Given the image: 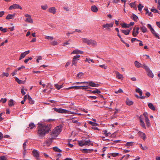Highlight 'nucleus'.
Returning <instances> with one entry per match:
<instances>
[{"mask_svg":"<svg viewBox=\"0 0 160 160\" xmlns=\"http://www.w3.org/2000/svg\"><path fill=\"white\" fill-rule=\"evenodd\" d=\"M38 125L37 134L40 138H42L50 130L51 126L50 124L45 125L41 122H38Z\"/></svg>","mask_w":160,"mask_h":160,"instance_id":"1","label":"nucleus"},{"mask_svg":"<svg viewBox=\"0 0 160 160\" xmlns=\"http://www.w3.org/2000/svg\"><path fill=\"white\" fill-rule=\"evenodd\" d=\"M62 131V127L59 126L56 127L51 132L50 136L52 138H55L58 136Z\"/></svg>","mask_w":160,"mask_h":160,"instance_id":"2","label":"nucleus"},{"mask_svg":"<svg viewBox=\"0 0 160 160\" xmlns=\"http://www.w3.org/2000/svg\"><path fill=\"white\" fill-rule=\"evenodd\" d=\"M78 144L79 146L82 147L84 146L93 145V143L90 139L84 140H80L78 142Z\"/></svg>","mask_w":160,"mask_h":160,"instance_id":"3","label":"nucleus"},{"mask_svg":"<svg viewBox=\"0 0 160 160\" xmlns=\"http://www.w3.org/2000/svg\"><path fill=\"white\" fill-rule=\"evenodd\" d=\"M113 22H112L110 23H107L105 24H104L102 25L103 28H104V30L110 31L111 30L110 28L113 27Z\"/></svg>","mask_w":160,"mask_h":160,"instance_id":"4","label":"nucleus"},{"mask_svg":"<svg viewBox=\"0 0 160 160\" xmlns=\"http://www.w3.org/2000/svg\"><path fill=\"white\" fill-rule=\"evenodd\" d=\"M54 111L58 112L61 113H69V111L62 108H53Z\"/></svg>","mask_w":160,"mask_h":160,"instance_id":"5","label":"nucleus"},{"mask_svg":"<svg viewBox=\"0 0 160 160\" xmlns=\"http://www.w3.org/2000/svg\"><path fill=\"white\" fill-rule=\"evenodd\" d=\"M26 18V19L25 20L26 22L32 23L33 22V20L31 18V16L28 14H26L25 15Z\"/></svg>","mask_w":160,"mask_h":160,"instance_id":"6","label":"nucleus"},{"mask_svg":"<svg viewBox=\"0 0 160 160\" xmlns=\"http://www.w3.org/2000/svg\"><path fill=\"white\" fill-rule=\"evenodd\" d=\"M19 8L21 10L22 9V7L19 5L16 4H13L9 8V9L11 10L14 9Z\"/></svg>","mask_w":160,"mask_h":160,"instance_id":"7","label":"nucleus"},{"mask_svg":"<svg viewBox=\"0 0 160 160\" xmlns=\"http://www.w3.org/2000/svg\"><path fill=\"white\" fill-rule=\"evenodd\" d=\"M139 27H134L133 29L132 34L134 37H136L139 33Z\"/></svg>","mask_w":160,"mask_h":160,"instance_id":"8","label":"nucleus"},{"mask_svg":"<svg viewBox=\"0 0 160 160\" xmlns=\"http://www.w3.org/2000/svg\"><path fill=\"white\" fill-rule=\"evenodd\" d=\"M52 138V137L50 136L48 140L46 141L44 143V144L47 146L50 145L52 141V140L55 139V138Z\"/></svg>","mask_w":160,"mask_h":160,"instance_id":"9","label":"nucleus"},{"mask_svg":"<svg viewBox=\"0 0 160 160\" xmlns=\"http://www.w3.org/2000/svg\"><path fill=\"white\" fill-rule=\"evenodd\" d=\"M32 152L33 156L37 159H38L39 157V152L36 149H34Z\"/></svg>","mask_w":160,"mask_h":160,"instance_id":"10","label":"nucleus"},{"mask_svg":"<svg viewBox=\"0 0 160 160\" xmlns=\"http://www.w3.org/2000/svg\"><path fill=\"white\" fill-rule=\"evenodd\" d=\"M138 135L139 136V137H140L144 140H146L147 137L146 135H145L144 133L141 132V131H139L138 132Z\"/></svg>","mask_w":160,"mask_h":160,"instance_id":"11","label":"nucleus"},{"mask_svg":"<svg viewBox=\"0 0 160 160\" xmlns=\"http://www.w3.org/2000/svg\"><path fill=\"white\" fill-rule=\"evenodd\" d=\"M30 52L29 50L26 51L23 53H22L20 55V57L19 58V60H21L22 58H24L25 56L28 54Z\"/></svg>","mask_w":160,"mask_h":160,"instance_id":"12","label":"nucleus"},{"mask_svg":"<svg viewBox=\"0 0 160 160\" xmlns=\"http://www.w3.org/2000/svg\"><path fill=\"white\" fill-rule=\"evenodd\" d=\"M88 42V44L89 45H91L93 46H96L97 44V43L94 40H89Z\"/></svg>","mask_w":160,"mask_h":160,"instance_id":"13","label":"nucleus"},{"mask_svg":"<svg viewBox=\"0 0 160 160\" xmlns=\"http://www.w3.org/2000/svg\"><path fill=\"white\" fill-rule=\"evenodd\" d=\"M88 85L92 87H98L99 86V84H96L92 81L89 82Z\"/></svg>","mask_w":160,"mask_h":160,"instance_id":"14","label":"nucleus"},{"mask_svg":"<svg viewBox=\"0 0 160 160\" xmlns=\"http://www.w3.org/2000/svg\"><path fill=\"white\" fill-rule=\"evenodd\" d=\"M148 75L150 77L153 78L154 77V75L153 74L152 71L149 68L148 70L146 71Z\"/></svg>","mask_w":160,"mask_h":160,"instance_id":"15","label":"nucleus"},{"mask_svg":"<svg viewBox=\"0 0 160 160\" xmlns=\"http://www.w3.org/2000/svg\"><path fill=\"white\" fill-rule=\"evenodd\" d=\"M136 92L139 93L140 96V98L142 99H144L145 98L144 96H142V92L141 90L139 88H137L136 90Z\"/></svg>","mask_w":160,"mask_h":160,"instance_id":"16","label":"nucleus"},{"mask_svg":"<svg viewBox=\"0 0 160 160\" xmlns=\"http://www.w3.org/2000/svg\"><path fill=\"white\" fill-rule=\"evenodd\" d=\"M15 14H9L6 16V19L8 20L12 19L15 17Z\"/></svg>","mask_w":160,"mask_h":160,"instance_id":"17","label":"nucleus"},{"mask_svg":"<svg viewBox=\"0 0 160 160\" xmlns=\"http://www.w3.org/2000/svg\"><path fill=\"white\" fill-rule=\"evenodd\" d=\"M91 10L93 12H96L98 11V9L95 5H93L91 7Z\"/></svg>","mask_w":160,"mask_h":160,"instance_id":"18","label":"nucleus"},{"mask_svg":"<svg viewBox=\"0 0 160 160\" xmlns=\"http://www.w3.org/2000/svg\"><path fill=\"white\" fill-rule=\"evenodd\" d=\"M148 106L150 109L153 111H155L156 109L155 108L152 103H148Z\"/></svg>","mask_w":160,"mask_h":160,"instance_id":"19","label":"nucleus"},{"mask_svg":"<svg viewBox=\"0 0 160 160\" xmlns=\"http://www.w3.org/2000/svg\"><path fill=\"white\" fill-rule=\"evenodd\" d=\"M48 11L50 12L55 14L56 12V9L54 7H52L48 9Z\"/></svg>","mask_w":160,"mask_h":160,"instance_id":"20","label":"nucleus"},{"mask_svg":"<svg viewBox=\"0 0 160 160\" xmlns=\"http://www.w3.org/2000/svg\"><path fill=\"white\" fill-rule=\"evenodd\" d=\"M116 77L119 79H122L123 78L122 75L120 74L119 72H116Z\"/></svg>","mask_w":160,"mask_h":160,"instance_id":"21","label":"nucleus"},{"mask_svg":"<svg viewBox=\"0 0 160 160\" xmlns=\"http://www.w3.org/2000/svg\"><path fill=\"white\" fill-rule=\"evenodd\" d=\"M150 31H151L152 33L153 34V35L155 36V37L158 39L160 38V37L158 35V34L156 33L155 31L154 30L153 28L152 29H151Z\"/></svg>","mask_w":160,"mask_h":160,"instance_id":"22","label":"nucleus"},{"mask_svg":"<svg viewBox=\"0 0 160 160\" xmlns=\"http://www.w3.org/2000/svg\"><path fill=\"white\" fill-rule=\"evenodd\" d=\"M140 124L142 126V127L143 128H146V126L145 124L142 119L141 117H140Z\"/></svg>","mask_w":160,"mask_h":160,"instance_id":"23","label":"nucleus"},{"mask_svg":"<svg viewBox=\"0 0 160 160\" xmlns=\"http://www.w3.org/2000/svg\"><path fill=\"white\" fill-rule=\"evenodd\" d=\"M84 86H72L68 88V89H71L72 88H74L75 89H81V87H84Z\"/></svg>","mask_w":160,"mask_h":160,"instance_id":"24","label":"nucleus"},{"mask_svg":"<svg viewBox=\"0 0 160 160\" xmlns=\"http://www.w3.org/2000/svg\"><path fill=\"white\" fill-rule=\"evenodd\" d=\"M93 149H83L82 150V151L83 152L85 153H88L90 152L91 151H93Z\"/></svg>","mask_w":160,"mask_h":160,"instance_id":"25","label":"nucleus"},{"mask_svg":"<svg viewBox=\"0 0 160 160\" xmlns=\"http://www.w3.org/2000/svg\"><path fill=\"white\" fill-rule=\"evenodd\" d=\"M131 29H127V30H122V33H124L125 35H127L129 34V32H130Z\"/></svg>","mask_w":160,"mask_h":160,"instance_id":"26","label":"nucleus"},{"mask_svg":"<svg viewBox=\"0 0 160 160\" xmlns=\"http://www.w3.org/2000/svg\"><path fill=\"white\" fill-rule=\"evenodd\" d=\"M15 81L19 84H23L24 82L20 80L17 77H15Z\"/></svg>","mask_w":160,"mask_h":160,"instance_id":"27","label":"nucleus"},{"mask_svg":"<svg viewBox=\"0 0 160 160\" xmlns=\"http://www.w3.org/2000/svg\"><path fill=\"white\" fill-rule=\"evenodd\" d=\"M29 127L27 128L26 129V130H27L28 129H29L30 128V129H32L33 128L35 127V125L33 123H30L29 125Z\"/></svg>","mask_w":160,"mask_h":160,"instance_id":"28","label":"nucleus"},{"mask_svg":"<svg viewBox=\"0 0 160 160\" xmlns=\"http://www.w3.org/2000/svg\"><path fill=\"white\" fill-rule=\"evenodd\" d=\"M63 84L61 85H59L58 84H55L54 85V86L58 90H59L60 88H62Z\"/></svg>","mask_w":160,"mask_h":160,"instance_id":"29","label":"nucleus"},{"mask_svg":"<svg viewBox=\"0 0 160 160\" xmlns=\"http://www.w3.org/2000/svg\"><path fill=\"white\" fill-rule=\"evenodd\" d=\"M140 29L143 33H145L147 31V28L144 26L140 27Z\"/></svg>","mask_w":160,"mask_h":160,"instance_id":"30","label":"nucleus"},{"mask_svg":"<svg viewBox=\"0 0 160 160\" xmlns=\"http://www.w3.org/2000/svg\"><path fill=\"white\" fill-rule=\"evenodd\" d=\"M135 2H132L129 4L130 5V6L131 8H133L135 10L137 9V8L136 6V5L135 4Z\"/></svg>","mask_w":160,"mask_h":160,"instance_id":"31","label":"nucleus"},{"mask_svg":"<svg viewBox=\"0 0 160 160\" xmlns=\"http://www.w3.org/2000/svg\"><path fill=\"white\" fill-rule=\"evenodd\" d=\"M145 122L147 124V126L148 127H149L150 126V123L149 122V120L148 118H146L145 119Z\"/></svg>","mask_w":160,"mask_h":160,"instance_id":"32","label":"nucleus"},{"mask_svg":"<svg viewBox=\"0 0 160 160\" xmlns=\"http://www.w3.org/2000/svg\"><path fill=\"white\" fill-rule=\"evenodd\" d=\"M90 92H91L93 93H97L98 94H99V93H101L100 91L99 90L97 89H96L95 90H93V91H91H91H90Z\"/></svg>","mask_w":160,"mask_h":160,"instance_id":"33","label":"nucleus"},{"mask_svg":"<svg viewBox=\"0 0 160 160\" xmlns=\"http://www.w3.org/2000/svg\"><path fill=\"white\" fill-rule=\"evenodd\" d=\"M8 105L10 107H12L14 105V102L12 99H11L8 103Z\"/></svg>","mask_w":160,"mask_h":160,"instance_id":"34","label":"nucleus"},{"mask_svg":"<svg viewBox=\"0 0 160 160\" xmlns=\"http://www.w3.org/2000/svg\"><path fill=\"white\" fill-rule=\"evenodd\" d=\"M53 149L55 152H62V150L58 148L57 147H53Z\"/></svg>","mask_w":160,"mask_h":160,"instance_id":"35","label":"nucleus"},{"mask_svg":"<svg viewBox=\"0 0 160 160\" xmlns=\"http://www.w3.org/2000/svg\"><path fill=\"white\" fill-rule=\"evenodd\" d=\"M132 18L135 21H137L138 19V17L134 14L132 15Z\"/></svg>","mask_w":160,"mask_h":160,"instance_id":"36","label":"nucleus"},{"mask_svg":"<svg viewBox=\"0 0 160 160\" xmlns=\"http://www.w3.org/2000/svg\"><path fill=\"white\" fill-rule=\"evenodd\" d=\"M135 64V66L137 68H139L141 67V64L139 63L137 61H136L134 62Z\"/></svg>","mask_w":160,"mask_h":160,"instance_id":"37","label":"nucleus"},{"mask_svg":"<svg viewBox=\"0 0 160 160\" xmlns=\"http://www.w3.org/2000/svg\"><path fill=\"white\" fill-rule=\"evenodd\" d=\"M90 61H91V62H92L94 63V61L93 60V59H92L90 58H87L85 60V62H88L89 63H90Z\"/></svg>","mask_w":160,"mask_h":160,"instance_id":"38","label":"nucleus"},{"mask_svg":"<svg viewBox=\"0 0 160 160\" xmlns=\"http://www.w3.org/2000/svg\"><path fill=\"white\" fill-rule=\"evenodd\" d=\"M126 103L128 105H131L133 104V102L131 101H130L129 100H127L126 101Z\"/></svg>","mask_w":160,"mask_h":160,"instance_id":"39","label":"nucleus"},{"mask_svg":"<svg viewBox=\"0 0 160 160\" xmlns=\"http://www.w3.org/2000/svg\"><path fill=\"white\" fill-rule=\"evenodd\" d=\"M84 75L83 73L82 72H79L77 75V77L79 78H80L82 77V76Z\"/></svg>","mask_w":160,"mask_h":160,"instance_id":"40","label":"nucleus"},{"mask_svg":"<svg viewBox=\"0 0 160 160\" xmlns=\"http://www.w3.org/2000/svg\"><path fill=\"white\" fill-rule=\"evenodd\" d=\"M139 145H140V147L143 150H146L148 149V148L146 146H143L141 144H139Z\"/></svg>","mask_w":160,"mask_h":160,"instance_id":"41","label":"nucleus"},{"mask_svg":"<svg viewBox=\"0 0 160 160\" xmlns=\"http://www.w3.org/2000/svg\"><path fill=\"white\" fill-rule=\"evenodd\" d=\"M78 119L76 120L74 119H72V122L74 123H77L78 124V125L79 126L80 125V123L79 122H78Z\"/></svg>","mask_w":160,"mask_h":160,"instance_id":"42","label":"nucleus"},{"mask_svg":"<svg viewBox=\"0 0 160 160\" xmlns=\"http://www.w3.org/2000/svg\"><path fill=\"white\" fill-rule=\"evenodd\" d=\"M27 143L28 141L27 140L23 143V149H25V151H26V149L27 144Z\"/></svg>","mask_w":160,"mask_h":160,"instance_id":"43","label":"nucleus"},{"mask_svg":"<svg viewBox=\"0 0 160 160\" xmlns=\"http://www.w3.org/2000/svg\"><path fill=\"white\" fill-rule=\"evenodd\" d=\"M122 28H129V26H128V24H127L124 23L122 24Z\"/></svg>","mask_w":160,"mask_h":160,"instance_id":"44","label":"nucleus"},{"mask_svg":"<svg viewBox=\"0 0 160 160\" xmlns=\"http://www.w3.org/2000/svg\"><path fill=\"white\" fill-rule=\"evenodd\" d=\"M143 7V6H142L140 3L139 4L138 6V9L140 11H142V9Z\"/></svg>","mask_w":160,"mask_h":160,"instance_id":"45","label":"nucleus"},{"mask_svg":"<svg viewBox=\"0 0 160 160\" xmlns=\"http://www.w3.org/2000/svg\"><path fill=\"white\" fill-rule=\"evenodd\" d=\"M71 54H79V50L78 49H75L73 51Z\"/></svg>","mask_w":160,"mask_h":160,"instance_id":"46","label":"nucleus"},{"mask_svg":"<svg viewBox=\"0 0 160 160\" xmlns=\"http://www.w3.org/2000/svg\"><path fill=\"white\" fill-rule=\"evenodd\" d=\"M146 14H148V15L150 17H152L153 16V14L152 12H149V11L148 9H147V12H146Z\"/></svg>","mask_w":160,"mask_h":160,"instance_id":"47","label":"nucleus"},{"mask_svg":"<svg viewBox=\"0 0 160 160\" xmlns=\"http://www.w3.org/2000/svg\"><path fill=\"white\" fill-rule=\"evenodd\" d=\"M51 44L53 46L56 45L58 44V42L56 41H54L50 42Z\"/></svg>","mask_w":160,"mask_h":160,"instance_id":"48","label":"nucleus"},{"mask_svg":"<svg viewBox=\"0 0 160 160\" xmlns=\"http://www.w3.org/2000/svg\"><path fill=\"white\" fill-rule=\"evenodd\" d=\"M133 142H128L126 143V145L127 146H132L133 145Z\"/></svg>","mask_w":160,"mask_h":160,"instance_id":"49","label":"nucleus"},{"mask_svg":"<svg viewBox=\"0 0 160 160\" xmlns=\"http://www.w3.org/2000/svg\"><path fill=\"white\" fill-rule=\"evenodd\" d=\"M80 55H76L74 57L73 59H74L75 60L77 61L79 60V58L80 57Z\"/></svg>","mask_w":160,"mask_h":160,"instance_id":"50","label":"nucleus"},{"mask_svg":"<svg viewBox=\"0 0 160 160\" xmlns=\"http://www.w3.org/2000/svg\"><path fill=\"white\" fill-rule=\"evenodd\" d=\"M45 38L47 39H48H48L52 40L53 39V37L47 36L45 37Z\"/></svg>","mask_w":160,"mask_h":160,"instance_id":"51","label":"nucleus"},{"mask_svg":"<svg viewBox=\"0 0 160 160\" xmlns=\"http://www.w3.org/2000/svg\"><path fill=\"white\" fill-rule=\"evenodd\" d=\"M29 100V102L30 104H32L34 103V102L33 100H32V98L31 97L29 98L28 99Z\"/></svg>","mask_w":160,"mask_h":160,"instance_id":"52","label":"nucleus"},{"mask_svg":"<svg viewBox=\"0 0 160 160\" xmlns=\"http://www.w3.org/2000/svg\"><path fill=\"white\" fill-rule=\"evenodd\" d=\"M42 9L44 10H46L48 8L47 5H42L41 6Z\"/></svg>","mask_w":160,"mask_h":160,"instance_id":"53","label":"nucleus"},{"mask_svg":"<svg viewBox=\"0 0 160 160\" xmlns=\"http://www.w3.org/2000/svg\"><path fill=\"white\" fill-rule=\"evenodd\" d=\"M151 11L152 12H154L155 13H159V12L157 9H156L152 8L151 9Z\"/></svg>","mask_w":160,"mask_h":160,"instance_id":"54","label":"nucleus"},{"mask_svg":"<svg viewBox=\"0 0 160 160\" xmlns=\"http://www.w3.org/2000/svg\"><path fill=\"white\" fill-rule=\"evenodd\" d=\"M7 100V99L6 98H2L1 100H0V102H2V103H5Z\"/></svg>","mask_w":160,"mask_h":160,"instance_id":"55","label":"nucleus"},{"mask_svg":"<svg viewBox=\"0 0 160 160\" xmlns=\"http://www.w3.org/2000/svg\"><path fill=\"white\" fill-rule=\"evenodd\" d=\"M2 77L6 76V77H8L9 76V74L8 72H3L2 75Z\"/></svg>","mask_w":160,"mask_h":160,"instance_id":"56","label":"nucleus"},{"mask_svg":"<svg viewBox=\"0 0 160 160\" xmlns=\"http://www.w3.org/2000/svg\"><path fill=\"white\" fill-rule=\"evenodd\" d=\"M123 92L122 90L120 88L117 91H115V93H120Z\"/></svg>","mask_w":160,"mask_h":160,"instance_id":"57","label":"nucleus"},{"mask_svg":"<svg viewBox=\"0 0 160 160\" xmlns=\"http://www.w3.org/2000/svg\"><path fill=\"white\" fill-rule=\"evenodd\" d=\"M77 63V61L75 60L74 59L72 60V65H74L75 66H76V64Z\"/></svg>","mask_w":160,"mask_h":160,"instance_id":"58","label":"nucleus"},{"mask_svg":"<svg viewBox=\"0 0 160 160\" xmlns=\"http://www.w3.org/2000/svg\"><path fill=\"white\" fill-rule=\"evenodd\" d=\"M142 67L143 68H144L146 70V71H147V70H148V69H149V68L145 64H144L143 65V66Z\"/></svg>","mask_w":160,"mask_h":160,"instance_id":"59","label":"nucleus"},{"mask_svg":"<svg viewBox=\"0 0 160 160\" xmlns=\"http://www.w3.org/2000/svg\"><path fill=\"white\" fill-rule=\"evenodd\" d=\"M99 67H100L101 68H103L105 69H106L107 68V66H106L105 64L100 65H99Z\"/></svg>","mask_w":160,"mask_h":160,"instance_id":"60","label":"nucleus"},{"mask_svg":"<svg viewBox=\"0 0 160 160\" xmlns=\"http://www.w3.org/2000/svg\"><path fill=\"white\" fill-rule=\"evenodd\" d=\"M118 154L119 153H112L111 154V155L113 157H115L118 156Z\"/></svg>","mask_w":160,"mask_h":160,"instance_id":"61","label":"nucleus"},{"mask_svg":"<svg viewBox=\"0 0 160 160\" xmlns=\"http://www.w3.org/2000/svg\"><path fill=\"white\" fill-rule=\"evenodd\" d=\"M89 40H88L86 38H83V42L87 43L88 44V41Z\"/></svg>","mask_w":160,"mask_h":160,"instance_id":"62","label":"nucleus"},{"mask_svg":"<svg viewBox=\"0 0 160 160\" xmlns=\"http://www.w3.org/2000/svg\"><path fill=\"white\" fill-rule=\"evenodd\" d=\"M7 158L5 156H2L0 157V160H6Z\"/></svg>","mask_w":160,"mask_h":160,"instance_id":"63","label":"nucleus"},{"mask_svg":"<svg viewBox=\"0 0 160 160\" xmlns=\"http://www.w3.org/2000/svg\"><path fill=\"white\" fill-rule=\"evenodd\" d=\"M30 97H30V96H29V95H26L24 96V99L25 100L26 99H29V98H30Z\"/></svg>","mask_w":160,"mask_h":160,"instance_id":"64","label":"nucleus"}]
</instances>
